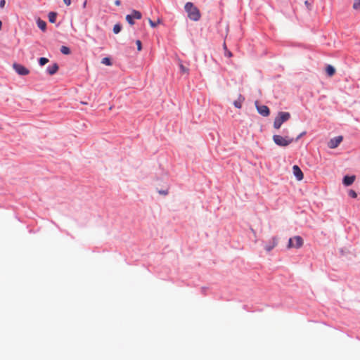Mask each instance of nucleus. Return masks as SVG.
I'll list each match as a JSON object with an SVG mask.
<instances>
[{"label": "nucleus", "mask_w": 360, "mask_h": 360, "mask_svg": "<svg viewBox=\"0 0 360 360\" xmlns=\"http://www.w3.org/2000/svg\"><path fill=\"white\" fill-rule=\"evenodd\" d=\"M49 62V60L46 58H40L39 60V63L41 66H43L45 64H46L47 63Z\"/></svg>", "instance_id": "412c9836"}, {"label": "nucleus", "mask_w": 360, "mask_h": 360, "mask_svg": "<svg viewBox=\"0 0 360 360\" xmlns=\"http://www.w3.org/2000/svg\"><path fill=\"white\" fill-rule=\"evenodd\" d=\"M56 16H57V14L56 13H54V12H50L49 13V20L50 22L51 23H54L56 20Z\"/></svg>", "instance_id": "dca6fc26"}, {"label": "nucleus", "mask_w": 360, "mask_h": 360, "mask_svg": "<svg viewBox=\"0 0 360 360\" xmlns=\"http://www.w3.org/2000/svg\"><path fill=\"white\" fill-rule=\"evenodd\" d=\"M60 51L62 53L65 55H68L70 53V50L68 46H62L60 48Z\"/></svg>", "instance_id": "f3484780"}, {"label": "nucleus", "mask_w": 360, "mask_h": 360, "mask_svg": "<svg viewBox=\"0 0 360 360\" xmlns=\"http://www.w3.org/2000/svg\"><path fill=\"white\" fill-rule=\"evenodd\" d=\"M86 4H87V0H85L82 4L83 8H85L86 7Z\"/></svg>", "instance_id": "2f4dec72"}, {"label": "nucleus", "mask_w": 360, "mask_h": 360, "mask_svg": "<svg viewBox=\"0 0 360 360\" xmlns=\"http://www.w3.org/2000/svg\"><path fill=\"white\" fill-rule=\"evenodd\" d=\"M5 4H6V1H5V0H1V1H0V7H1V8H4V6H5Z\"/></svg>", "instance_id": "cd10ccee"}, {"label": "nucleus", "mask_w": 360, "mask_h": 360, "mask_svg": "<svg viewBox=\"0 0 360 360\" xmlns=\"http://www.w3.org/2000/svg\"><path fill=\"white\" fill-rule=\"evenodd\" d=\"M184 9L191 20L198 21L200 19V11L192 2H187L184 6Z\"/></svg>", "instance_id": "f257e3e1"}, {"label": "nucleus", "mask_w": 360, "mask_h": 360, "mask_svg": "<svg viewBox=\"0 0 360 360\" xmlns=\"http://www.w3.org/2000/svg\"><path fill=\"white\" fill-rule=\"evenodd\" d=\"M273 141L274 143L282 147H285L290 145L291 143L293 142L294 139L292 138H290L289 136H282L280 135H274L273 136Z\"/></svg>", "instance_id": "7ed1b4c3"}, {"label": "nucleus", "mask_w": 360, "mask_h": 360, "mask_svg": "<svg viewBox=\"0 0 360 360\" xmlns=\"http://www.w3.org/2000/svg\"><path fill=\"white\" fill-rule=\"evenodd\" d=\"M58 68H59V67H58V64L53 63L52 65L49 66L47 68L46 70L50 75H53L58 72Z\"/></svg>", "instance_id": "f8f14e48"}, {"label": "nucleus", "mask_w": 360, "mask_h": 360, "mask_svg": "<svg viewBox=\"0 0 360 360\" xmlns=\"http://www.w3.org/2000/svg\"><path fill=\"white\" fill-rule=\"evenodd\" d=\"M304 241L302 237L299 236L290 238L288 240V248H300L303 245Z\"/></svg>", "instance_id": "20e7f679"}, {"label": "nucleus", "mask_w": 360, "mask_h": 360, "mask_svg": "<svg viewBox=\"0 0 360 360\" xmlns=\"http://www.w3.org/2000/svg\"><path fill=\"white\" fill-rule=\"evenodd\" d=\"M122 30V26L120 24H116L113 27V32L115 34H118Z\"/></svg>", "instance_id": "6ab92c4d"}, {"label": "nucleus", "mask_w": 360, "mask_h": 360, "mask_svg": "<svg viewBox=\"0 0 360 360\" xmlns=\"http://www.w3.org/2000/svg\"><path fill=\"white\" fill-rule=\"evenodd\" d=\"M342 139L343 137L342 136H338L333 139H331L328 143V146L331 149L336 148L342 141Z\"/></svg>", "instance_id": "6e6552de"}, {"label": "nucleus", "mask_w": 360, "mask_h": 360, "mask_svg": "<svg viewBox=\"0 0 360 360\" xmlns=\"http://www.w3.org/2000/svg\"><path fill=\"white\" fill-rule=\"evenodd\" d=\"M348 193L349 195L353 198H356L357 197V194L356 191L354 190H349Z\"/></svg>", "instance_id": "5701e85b"}, {"label": "nucleus", "mask_w": 360, "mask_h": 360, "mask_svg": "<svg viewBox=\"0 0 360 360\" xmlns=\"http://www.w3.org/2000/svg\"><path fill=\"white\" fill-rule=\"evenodd\" d=\"M278 238L277 236L272 237L270 240L265 243L264 247L266 252H270L278 245Z\"/></svg>", "instance_id": "0eeeda50"}, {"label": "nucleus", "mask_w": 360, "mask_h": 360, "mask_svg": "<svg viewBox=\"0 0 360 360\" xmlns=\"http://www.w3.org/2000/svg\"><path fill=\"white\" fill-rule=\"evenodd\" d=\"M158 193L161 195H166L168 194V191L167 190H160L158 191Z\"/></svg>", "instance_id": "a878e982"}, {"label": "nucleus", "mask_w": 360, "mask_h": 360, "mask_svg": "<svg viewBox=\"0 0 360 360\" xmlns=\"http://www.w3.org/2000/svg\"><path fill=\"white\" fill-rule=\"evenodd\" d=\"M136 44L137 46V49L139 51H141L142 49V44H141V41L140 40H136Z\"/></svg>", "instance_id": "b1692460"}, {"label": "nucleus", "mask_w": 360, "mask_h": 360, "mask_svg": "<svg viewBox=\"0 0 360 360\" xmlns=\"http://www.w3.org/2000/svg\"><path fill=\"white\" fill-rule=\"evenodd\" d=\"M292 172L297 181H302L304 178V174L299 166L294 165L292 167Z\"/></svg>", "instance_id": "1a4fd4ad"}, {"label": "nucleus", "mask_w": 360, "mask_h": 360, "mask_svg": "<svg viewBox=\"0 0 360 360\" xmlns=\"http://www.w3.org/2000/svg\"><path fill=\"white\" fill-rule=\"evenodd\" d=\"M38 27L43 32L46 31V22L41 19H38L37 21Z\"/></svg>", "instance_id": "4468645a"}, {"label": "nucleus", "mask_w": 360, "mask_h": 360, "mask_svg": "<svg viewBox=\"0 0 360 360\" xmlns=\"http://www.w3.org/2000/svg\"><path fill=\"white\" fill-rule=\"evenodd\" d=\"M63 2L66 6H70L71 4V0H63Z\"/></svg>", "instance_id": "c85d7f7f"}, {"label": "nucleus", "mask_w": 360, "mask_h": 360, "mask_svg": "<svg viewBox=\"0 0 360 360\" xmlns=\"http://www.w3.org/2000/svg\"><path fill=\"white\" fill-rule=\"evenodd\" d=\"M179 68H180L181 72L182 73H186V74L188 73V69L187 68H186L182 63L179 64Z\"/></svg>", "instance_id": "4be33fe9"}, {"label": "nucleus", "mask_w": 360, "mask_h": 360, "mask_svg": "<svg viewBox=\"0 0 360 360\" xmlns=\"http://www.w3.org/2000/svg\"><path fill=\"white\" fill-rule=\"evenodd\" d=\"M224 49L226 50L225 56L229 57V58L231 57L232 56V53H231V52L230 51L226 50V46L225 44H224Z\"/></svg>", "instance_id": "393cba45"}, {"label": "nucleus", "mask_w": 360, "mask_h": 360, "mask_svg": "<svg viewBox=\"0 0 360 360\" xmlns=\"http://www.w3.org/2000/svg\"><path fill=\"white\" fill-rule=\"evenodd\" d=\"M326 72L329 77H332L335 73V69L332 65H328L326 68Z\"/></svg>", "instance_id": "ddd939ff"}, {"label": "nucleus", "mask_w": 360, "mask_h": 360, "mask_svg": "<svg viewBox=\"0 0 360 360\" xmlns=\"http://www.w3.org/2000/svg\"><path fill=\"white\" fill-rule=\"evenodd\" d=\"M305 134H306V132H305V131H304V132L301 133V134H300V135L296 138L295 141H298V140H299V139H300L302 136H304Z\"/></svg>", "instance_id": "c756f323"}, {"label": "nucleus", "mask_w": 360, "mask_h": 360, "mask_svg": "<svg viewBox=\"0 0 360 360\" xmlns=\"http://www.w3.org/2000/svg\"><path fill=\"white\" fill-rule=\"evenodd\" d=\"M101 63L108 66L112 65L111 60L108 57L103 58L101 60Z\"/></svg>", "instance_id": "a211bd4d"}, {"label": "nucleus", "mask_w": 360, "mask_h": 360, "mask_svg": "<svg viewBox=\"0 0 360 360\" xmlns=\"http://www.w3.org/2000/svg\"><path fill=\"white\" fill-rule=\"evenodd\" d=\"M355 179H356V176L354 175L345 176L342 180L343 184L346 186H350L354 183V181H355Z\"/></svg>", "instance_id": "9b49d317"}, {"label": "nucleus", "mask_w": 360, "mask_h": 360, "mask_svg": "<svg viewBox=\"0 0 360 360\" xmlns=\"http://www.w3.org/2000/svg\"><path fill=\"white\" fill-rule=\"evenodd\" d=\"M291 115L288 112H279L274 122V127L276 129L281 128L282 124L290 120Z\"/></svg>", "instance_id": "f03ea898"}, {"label": "nucleus", "mask_w": 360, "mask_h": 360, "mask_svg": "<svg viewBox=\"0 0 360 360\" xmlns=\"http://www.w3.org/2000/svg\"><path fill=\"white\" fill-rule=\"evenodd\" d=\"M243 101H244V98L241 96H240L238 99L234 101V103H233L234 106L237 108H241L242 103Z\"/></svg>", "instance_id": "2eb2a0df"}, {"label": "nucleus", "mask_w": 360, "mask_h": 360, "mask_svg": "<svg viewBox=\"0 0 360 360\" xmlns=\"http://www.w3.org/2000/svg\"><path fill=\"white\" fill-rule=\"evenodd\" d=\"M255 104L257 106V110L260 115L264 117H266L269 115L270 111L266 105H258L257 102H256Z\"/></svg>", "instance_id": "9d476101"}, {"label": "nucleus", "mask_w": 360, "mask_h": 360, "mask_svg": "<svg viewBox=\"0 0 360 360\" xmlns=\"http://www.w3.org/2000/svg\"><path fill=\"white\" fill-rule=\"evenodd\" d=\"M353 8L355 10H360V0H354Z\"/></svg>", "instance_id": "aec40b11"}, {"label": "nucleus", "mask_w": 360, "mask_h": 360, "mask_svg": "<svg viewBox=\"0 0 360 360\" xmlns=\"http://www.w3.org/2000/svg\"><path fill=\"white\" fill-rule=\"evenodd\" d=\"M142 17L141 13L136 10H133L131 14L127 15L126 16V20L128 22V23L131 25H133L134 24V19H141Z\"/></svg>", "instance_id": "423d86ee"}, {"label": "nucleus", "mask_w": 360, "mask_h": 360, "mask_svg": "<svg viewBox=\"0 0 360 360\" xmlns=\"http://www.w3.org/2000/svg\"><path fill=\"white\" fill-rule=\"evenodd\" d=\"M149 24L151 27H155L157 25V23L154 22L153 20L149 19Z\"/></svg>", "instance_id": "bb28decb"}, {"label": "nucleus", "mask_w": 360, "mask_h": 360, "mask_svg": "<svg viewBox=\"0 0 360 360\" xmlns=\"http://www.w3.org/2000/svg\"><path fill=\"white\" fill-rule=\"evenodd\" d=\"M13 68L19 75L24 76L30 73V70L27 68L19 63H13Z\"/></svg>", "instance_id": "39448f33"}, {"label": "nucleus", "mask_w": 360, "mask_h": 360, "mask_svg": "<svg viewBox=\"0 0 360 360\" xmlns=\"http://www.w3.org/2000/svg\"><path fill=\"white\" fill-rule=\"evenodd\" d=\"M115 4L116 6H120V5H121V1H120V0H116V1H115Z\"/></svg>", "instance_id": "7c9ffc66"}]
</instances>
